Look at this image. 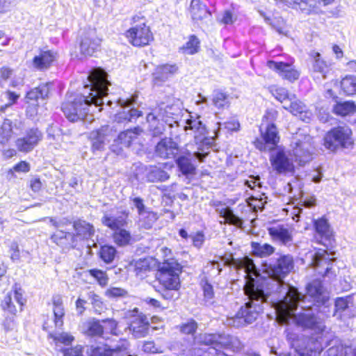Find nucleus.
Wrapping results in <instances>:
<instances>
[{
  "label": "nucleus",
  "instance_id": "1",
  "mask_svg": "<svg viewBox=\"0 0 356 356\" xmlns=\"http://www.w3.org/2000/svg\"><path fill=\"white\" fill-rule=\"evenodd\" d=\"M162 260L152 257L139 259L135 264L137 275L150 272L154 268V279L160 289L155 291L165 300L171 301L178 298L181 288V275L184 266L179 259L173 256L172 250L168 247L161 249Z\"/></svg>",
  "mask_w": 356,
  "mask_h": 356
},
{
  "label": "nucleus",
  "instance_id": "2",
  "mask_svg": "<svg viewBox=\"0 0 356 356\" xmlns=\"http://www.w3.org/2000/svg\"><path fill=\"white\" fill-rule=\"evenodd\" d=\"M88 81L92 92L88 96L76 95L65 99L61 104L60 109L70 122H84L88 116L89 106H101L104 104L102 98L107 95L109 85L106 72L101 67L92 69Z\"/></svg>",
  "mask_w": 356,
  "mask_h": 356
},
{
  "label": "nucleus",
  "instance_id": "3",
  "mask_svg": "<svg viewBox=\"0 0 356 356\" xmlns=\"http://www.w3.org/2000/svg\"><path fill=\"white\" fill-rule=\"evenodd\" d=\"M130 26L124 33V36L130 45L140 49L150 46L155 40L154 32L148 22V19L139 12L133 15L129 19Z\"/></svg>",
  "mask_w": 356,
  "mask_h": 356
},
{
  "label": "nucleus",
  "instance_id": "4",
  "mask_svg": "<svg viewBox=\"0 0 356 356\" xmlns=\"http://www.w3.org/2000/svg\"><path fill=\"white\" fill-rule=\"evenodd\" d=\"M244 291L245 295L248 296L249 301L241 307L236 313L235 317L243 320L245 323L250 324L257 318L259 314L262 312V304L266 301L267 296L261 289L254 285L253 280L246 283Z\"/></svg>",
  "mask_w": 356,
  "mask_h": 356
},
{
  "label": "nucleus",
  "instance_id": "5",
  "mask_svg": "<svg viewBox=\"0 0 356 356\" xmlns=\"http://www.w3.org/2000/svg\"><path fill=\"white\" fill-rule=\"evenodd\" d=\"M129 211L124 209L118 217L104 215L102 218V225L113 231L111 238L118 247H126L134 241L131 232L124 228L129 223Z\"/></svg>",
  "mask_w": 356,
  "mask_h": 356
},
{
  "label": "nucleus",
  "instance_id": "6",
  "mask_svg": "<svg viewBox=\"0 0 356 356\" xmlns=\"http://www.w3.org/2000/svg\"><path fill=\"white\" fill-rule=\"evenodd\" d=\"M322 145L330 152L351 148L354 145L353 131L346 125H337L327 131L322 138Z\"/></svg>",
  "mask_w": 356,
  "mask_h": 356
},
{
  "label": "nucleus",
  "instance_id": "7",
  "mask_svg": "<svg viewBox=\"0 0 356 356\" xmlns=\"http://www.w3.org/2000/svg\"><path fill=\"white\" fill-rule=\"evenodd\" d=\"M102 39L99 37L95 29L85 30L76 40L75 48L83 57H90L99 51Z\"/></svg>",
  "mask_w": 356,
  "mask_h": 356
},
{
  "label": "nucleus",
  "instance_id": "8",
  "mask_svg": "<svg viewBox=\"0 0 356 356\" xmlns=\"http://www.w3.org/2000/svg\"><path fill=\"white\" fill-rule=\"evenodd\" d=\"M118 322L113 318H92L85 323L83 333L89 337H103L104 334H118Z\"/></svg>",
  "mask_w": 356,
  "mask_h": 356
},
{
  "label": "nucleus",
  "instance_id": "9",
  "mask_svg": "<svg viewBox=\"0 0 356 356\" xmlns=\"http://www.w3.org/2000/svg\"><path fill=\"white\" fill-rule=\"evenodd\" d=\"M72 224L74 232H72L76 246L79 241H85L90 239L95 233L94 225L90 222L82 219L76 218L73 221L66 218L64 222H54L53 225L56 228L60 226Z\"/></svg>",
  "mask_w": 356,
  "mask_h": 356
},
{
  "label": "nucleus",
  "instance_id": "10",
  "mask_svg": "<svg viewBox=\"0 0 356 356\" xmlns=\"http://www.w3.org/2000/svg\"><path fill=\"white\" fill-rule=\"evenodd\" d=\"M300 300V293L293 286L289 288L286 296L284 299L276 304L275 309L280 321L286 323L293 315V312L297 309L298 303Z\"/></svg>",
  "mask_w": 356,
  "mask_h": 356
},
{
  "label": "nucleus",
  "instance_id": "11",
  "mask_svg": "<svg viewBox=\"0 0 356 356\" xmlns=\"http://www.w3.org/2000/svg\"><path fill=\"white\" fill-rule=\"evenodd\" d=\"M49 93V83H40L26 92L24 99L27 116L32 118L37 115L40 106L39 100L47 97Z\"/></svg>",
  "mask_w": 356,
  "mask_h": 356
},
{
  "label": "nucleus",
  "instance_id": "12",
  "mask_svg": "<svg viewBox=\"0 0 356 356\" xmlns=\"http://www.w3.org/2000/svg\"><path fill=\"white\" fill-rule=\"evenodd\" d=\"M260 137H257L253 145L261 152L275 150L280 142L279 131L276 126L265 127L264 130L259 127Z\"/></svg>",
  "mask_w": 356,
  "mask_h": 356
},
{
  "label": "nucleus",
  "instance_id": "13",
  "mask_svg": "<svg viewBox=\"0 0 356 356\" xmlns=\"http://www.w3.org/2000/svg\"><path fill=\"white\" fill-rule=\"evenodd\" d=\"M143 132V129L138 126L120 131L111 146V152L116 155L122 154Z\"/></svg>",
  "mask_w": 356,
  "mask_h": 356
},
{
  "label": "nucleus",
  "instance_id": "14",
  "mask_svg": "<svg viewBox=\"0 0 356 356\" xmlns=\"http://www.w3.org/2000/svg\"><path fill=\"white\" fill-rule=\"evenodd\" d=\"M313 227L319 236L317 243L331 250L335 245L336 240L334 233L326 217L322 216L314 220Z\"/></svg>",
  "mask_w": 356,
  "mask_h": 356
},
{
  "label": "nucleus",
  "instance_id": "15",
  "mask_svg": "<svg viewBox=\"0 0 356 356\" xmlns=\"http://www.w3.org/2000/svg\"><path fill=\"white\" fill-rule=\"evenodd\" d=\"M58 52L47 47H42L31 60V65L35 70L44 72L54 66L58 60Z\"/></svg>",
  "mask_w": 356,
  "mask_h": 356
},
{
  "label": "nucleus",
  "instance_id": "16",
  "mask_svg": "<svg viewBox=\"0 0 356 356\" xmlns=\"http://www.w3.org/2000/svg\"><path fill=\"white\" fill-rule=\"evenodd\" d=\"M293 159H291L283 149L277 151L270 156L272 169L279 175L293 174L296 167Z\"/></svg>",
  "mask_w": 356,
  "mask_h": 356
},
{
  "label": "nucleus",
  "instance_id": "17",
  "mask_svg": "<svg viewBox=\"0 0 356 356\" xmlns=\"http://www.w3.org/2000/svg\"><path fill=\"white\" fill-rule=\"evenodd\" d=\"M42 138L43 134L38 128L29 129L24 136L15 140L17 149L19 152L29 153L33 151Z\"/></svg>",
  "mask_w": 356,
  "mask_h": 356
},
{
  "label": "nucleus",
  "instance_id": "18",
  "mask_svg": "<svg viewBox=\"0 0 356 356\" xmlns=\"http://www.w3.org/2000/svg\"><path fill=\"white\" fill-rule=\"evenodd\" d=\"M294 268V259L290 254L280 255L275 264L269 266V274L277 281H281L289 275Z\"/></svg>",
  "mask_w": 356,
  "mask_h": 356
},
{
  "label": "nucleus",
  "instance_id": "19",
  "mask_svg": "<svg viewBox=\"0 0 356 356\" xmlns=\"http://www.w3.org/2000/svg\"><path fill=\"white\" fill-rule=\"evenodd\" d=\"M266 65L268 68L276 72L283 80L290 83H293L298 80L300 75V71L293 66V62H277L269 60L266 62Z\"/></svg>",
  "mask_w": 356,
  "mask_h": 356
},
{
  "label": "nucleus",
  "instance_id": "20",
  "mask_svg": "<svg viewBox=\"0 0 356 356\" xmlns=\"http://www.w3.org/2000/svg\"><path fill=\"white\" fill-rule=\"evenodd\" d=\"M314 145L311 140L305 136L303 140H298L292 148V156L300 166L304 165L312 158Z\"/></svg>",
  "mask_w": 356,
  "mask_h": 356
},
{
  "label": "nucleus",
  "instance_id": "21",
  "mask_svg": "<svg viewBox=\"0 0 356 356\" xmlns=\"http://www.w3.org/2000/svg\"><path fill=\"white\" fill-rule=\"evenodd\" d=\"M131 201L137 209L138 214L142 216L138 220L140 227L145 229H151L159 218L157 213L153 211H145L144 200L140 197H134Z\"/></svg>",
  "mask_w": 356,
  "mask_h": 356
},
{
  "label": "nucleus",
  "instance_id": "22",
  "mask_svg": "<svg viewBox=\"0 0 356 356\" xmlns=\"http://www.w3.org/2000/svg\"><path fill=\"white\" fill-rule=\"evenodd\" d=\"M179 152V147L172 138L165 137L156 144L155 152L161 158L174 159Z\"/></svg>",
  "mask_w": 356,
  "mask_h": 356
},
{
  "label": "nucleus",
  "instance_id": "23",
  "mask_svg": "<svg viewBox=\"0 0 356 356\" xmlns=\"http://www.w3.org/2000/svg\"><path fill=\"white\" fill-rule=\"evenodd\" d=\"M191 17L195 22H203L211 17L208 7L200 0H192L188 9Z\"/></svg>",
  "mask_w": 356,
  "mask_h": 356
},
{
  "label": "nucleus",
  "instance_id": "24",
  "mask_svg": "<svg viewBox=\"0 0 356 356\" xmlns=\"http://www.w3.org/2000/svg\"><path fill=\"white\" fill-rule=\"evenodd\" d=\"M307 293L314 301L319 304L323 305L329 299L327 292L319 280H314L307 284Z\"/></svg>",
  "mask_w": 356,
  "mask_h": 356
},
{
  "label": "nucleus",
  "instance_id": "25",
  "mask_svg": "<svg viewBox=\"0 0 356 356\" xmlns=\"http://www.w3.org/2000/svg\"><path fill=\"white\" fill-rule=\"evenodd\" d=\"M54 243L65 250H73L76 248L72 232L58 229L51 236Z\"/></svg>",
  "mask_w": 356,
  "mask_h": 356
},
{
  "label": "nucleus",
  "instance_id": "26",
  "mask_svg": "<svg viewBox=\"0 0 356 356\" xmlns=\"http://www.w3.org/2000/svg\"><path fill=\"white\" fill-rule=\"evenodd\" d=\"M51 303L54 325L58 329H61L64 325L63 318L65 315L63 296L60 294H54L51 298Z\"/></svg>",
  "mask_w": 356,
  "mask_h": 356
},
{
  "label": "nucleus",
  "instance_id": "27",
  "mask_svg": "<svg viewBox=\"0 0 356 356\" xmlns=\"http://www.w3.org/2000/svg\"><path fill=\"white\" fill-rule=\"evenodd\" d=\"M268 233L273 241L280 242L282 245H287L293 241L291 232L283 225L268 228Z\"/></svg>",
  "mask_w": 356,
  "mask_h": 356
},
{
  "label": "nucleus",
  "instance_id": "28",
  "mask_svg": "<svg viewBox=\"0 0 356 356\" xmlns=\"http://www.w3.org/2000/svg\"><path fill=\"white\" fill-rule=\"evenodd\" d=\"M302 347L296 349L293 356H319L323 348L321 343L314 339H303Z\"/></svg>",
  "mask_w": 356,
  "mask_h": 356
},
{
  "label": "nucleus",
  "instance_id": "29",
  "mask_svg": "<svg viewBox=\"0 0 356 356\" xmlns=\"http://www.w3.org/2000/svg\"><path fill=\"white\" fill-rule=\"evenodd\" d=\"M309 58L312 63V70L314 72L320 73L323 77L331 70V64L323 58L319 52L312 51L309 54Z\"/></svg>",
  "mask_w": 356,
  "mask_h": 356
},
{
  "label": "nucleus",
  "instance_id": "30",
  "mask_svg": "<svg viewBox=\"0 0 356 356\" xmlns=\"http://www.w3.org/2000/svg\"><path fill=\"white\" fill-rule=\"evenodd\" d=\"M178 67L176 64H163L157 66L154 73V81L160 83L166 81L169 77L177 74Z\"/></svg>",
  "mask_w": 356,
  "mask_h": 356
},
{
  "label": "nucleus",
  "instance_id": "31",
  "mask_svg": "<svg viewBox=\"0 0 356 356\" xmlns=\"http://www.w3.org/2000/svg\"><path fill=\"white\" fill-rule=\"evenodd\" d=\"M292 7L306 15L316 14L320 10L319 0H292Z\"/></svg>",
  "mask_w": 356,
  "mask_h": 356
},
{
  "label": "nucleus",
  "instance_id": "32",
  "mask_svg": "<svg viewBox=\"0 0 356 356\" xmlns=\"http://www.w3.org/2000/svg\"><path fill=\"white\" fill-rule=\"evenodd\" d=\"M108 136V127H102L91 133V149L92 151H101L104 148L105 141Z\"/></svg>",
  "mask_w": 356,
  "mask_h": 356
},
{
  "label": "nucleus",
  "instance_id": "33",
  "mask_svg": "<svg viewBox=\"0 0 356 356\" xmlns=\"http://www.w3.org/2000/svg\"><path fill=\"white\" fill-rule=\"evenodd\" d=\"M332 113L341 117L351 115L356 113V104L353 100L337 102L332 107Z\"/></svg>",
  "mask_w": 356,
  "mask_h": 356
},
{
  "label": "nucleus",
  "instance_id": "34",
  "mask_svg": "<svg viewBox=\"0 0 356 356\" xmlns=\"http://www.w3.org/2000/svg\"><path fill=\"white\" fill-rule=\"evenodd\" d=\"M118 255V251L116 248L109 244H104L100 245L98 251L97 256L99 259L104 262L105 264H112Z\"/></svg>",
  "mask_w": 356,
  "mask_h": 356
},
{
  "label": "nucleus",
  "instance_id": "35",
  "mask_svg": "<svg viewBox=\"0 0 356 356\" xmlns=\"http://www.w3.org/2000/svg\"><path fill=\"white\" fill-rule=\"evenodd\" d=\"M252 255L259 258L268 257L275 252V248L268 243L261 244L252 241L250 243Z\"/></svg>",
  "mask_w": 356,
  "mask_h": 356
},
{
  "label": "nucleus",
  "instance_id": "36",
  "mask_svg": "<svg viewBox=\"0 0 356 356\" xmlns=\"http://www.w3.org/2000/svg\"><path fill=\"white\" fill-rule=\"evenodd\" d=\"M131 327L136 337H143L148 332L149 324L145 316H138L132 321Z\"/></svg>",
  "mask_w": 356,
  "mask_h": 356
},
{
  "label": "nucleus",
  "instance_id": "37",
  "mask_svg": "<svg viewBox=\"0 0 356 356\" xmlns=\"http://www.w3.org/2000/svg\"><path fill=\"white\" fill-rule=\"evenodd\" d=\"M297 325L304 329H314L318 327L317 318L313 314L300 313L295 316Z\"/></svg>",
  "mask_w": 356,
  "mask_h": 356
},
{
  "label": "nucleus",
  "instance_id": "38",
  "mask_svg": "<svg viewBox=\"0 0 356 356\" xmlns=\"http://www.w3.org/2000/svg\"><path fill=\"white\" fill-rule=\"evenodd\" d=\"M119 348H111L107 344L90 346L88 356H120Z\"/></svg>",
  "mask_w": 356,
  "mask_h": 356
},
{
  "label": "nucleus",
  "instance_id": "39",
  "mask_svg": "<svg viewBox=\"0 0 356 356\" xmlns=\"http://www.w3.org/2000/svg\"><path fill=\"white\" fill-rule=\"evenodd\" d=\"M341 92L345 96H353L356 94V77L353 75H346L340 81Z\"/></svg>",
  "mask_w": 356,
  "mask_h": 356
},
{
  "label": "nucleus",
  "instance_id": "40",
  "mask_svg": "<svg viewBox=\"0 0 356 356\" xmlns=\"http://www.w3.org/2000/svg\"><path fill=\"white\" fill-rule=\"evenodd\" d=\"M200 49V40L195 35H190L187 42L180 47V51L188 55H193Z\"/></svg>",
  "mask_w": 356,
  "mask_h": 356
},
{
  "label": "nucleus",
  "instance_id": "41",
  "mask_svg": "<svg viewBox=\"0 0 356 356\" xmlns=\"http://www.w3.org/2000/svg\"><path fill=\"white\" fill-rule=\"evenodd\" d=\"M289 100L290 101V104L287 106H284L286 111L293 115H301L303 113L306 115L307 111L305 104L298 99L295 95H293Z\"/></svg>",
  "mask_w": 356,
  "mask_h": 356
},
{
  "label": "nucleus",
  "instance_id": "42",
  "mask_svg": "<svg viewBox=\"0 0 356 356\" xmlns=\"http://www.w3.org/2000/svg\"><path fill=\"white\" fill-rule=\"evenodd\" d=\"M13 135V123L10 120L6 119L0 127V144L7 145Z\"/></svg>",
  "mask_w": 356,
  "mask_h": 356
},
{
  "label": "nucleus",
  "instance_id": "43",
  "mask_svg": "<svg viewBox=\"0 0 356 356\" xmlns=\"http://www.w3.org/2000/svg\"><path fill=\"white\" fill-rule=\"evenodd\" d=\"M169 175L161 168L152 166L147 174V181L154 183L165 181L169 179Z\"/></svg>",
  "mask_w": 356,
  "mask_h": 356
},
{
  "label": "nucleus",
  "instance_id": "44",
  "mask_svg": "<svg viewBox=\"0 0 356 356\" xmlns=\"http://www.w3.org/2000/svg\"><path fill=\"white\" fill-rule=\"evenodd\" d=\"M42 327L44 330L48 332V337L52 339L56 344L60 343L68 346L74 340L73 336L66 332H61L58 334H54L49 330L48 326L45 325V324L43 325Z\"/></svg>",
  "mask_w": 356,
  "mask_h": 356
},
{
  "label": "nucleus",
  "instance_id": "45",
  "mask_svg": "<svg viewBox=\"0 0 356 356\" xmlns=\"http://www.w3.org/2000/svg\"><path fill=\"white\" fill-rule=\"evenodd\" d=\"M220 216L225 219V223L234 225L238 227L242 226V220L236 216L229 207H225L219 211Z\"/></svg>",
  "mask_w": 356,
  "mask_h": 356
},
{
  "label": "nucleus",
  "instance_id": "46",
  "mask_svg": "<svg viewBox=\"0 0 356 356\" xmlns=\"http://www.w3.org/2000/svg\"><path fill=\"white\" fill-rule=\"evenodd\" d=\"M351 352V346L339 343L330 347L323 356H349Z\"/></svg>",
  "mask_w": 356,
  "mask_h": 356
},
{
  "label": "nucleus",
  "instance_id": "47",
  "mask_svg": "<svg viewBox=\"0 0 356 356\" xmlns=\"http://www.w3.org/2000/svg\"><path fill=\"white\" fill-rule=\"evenodd\" d=\"M176 163L183 175H189L195 174V167L191 163V159L186 156L178 157L176 160Z\"/></svg>",
  "mask_w": 356,
  "mask_h": 356
},
{
  "label": "nucleus",
  "instance_id": "48",
  "mask_svg": "<svg viewBox=\"0 0 356 356\" xmlns=\"http://www.w3.org/2000/svg\"><path fill=\"white\" fill-rule=\"evenodd\" d=\"M198 328L197 321L193 318L188 319L186 322L178 325L177 329L181 334L184 336H195Z\"/></svg>",
  "mask_w": 356,
  "mask_h": 356
},
{
  "label": "nucleus",
  "instance_id": "49",
  "mask_svg": "<svg viewBox=\"0 0 356 356\" xmlns=\"http://www.w3.org/2000/svg\"><path fill=\"white\" fill-rule=\"evenodd\" d=\"M88 273L102 288H104L108 285L109 277L105 270L98 268H91L88 270Z\"/></svg>",
  "mask_w": 356,
  "mask_h": 356
},
{
  "label": "nucleus",
  "instance_id": "50",
  "mask_svg": "<svg viewBox=\"0 0 356 356\" xmlns=\"http://www.w3.org/2000/svg\"><path fill=\"white\" fill-rule=\"evenodd\" d=\"M0 307L4 313L11 316H16L17 310L13 303L10 293H7L1 300Z\"/></svg>",
  "mask_w": 356,
  "mask_h": 356
},
{
  "label": "nucleus",
  "instance_id": "51",
  "mask_svg": "<svg viewBox=\"0 0 356 356\" xmlns=\"http://www.w3.org/2000/svg\"><path fill=\"white\" fill-rule=\"evenodd\" d=\"M88 298L90 300V304L96 314H100L101 312L105 309V305L102 298L92 291L88 293Z\"/></svg>",
  "mask_w": 356,
  "mask_h": 356
},
{
  "label": "nucleus",
  "instance_id": "52",
  "mask_svg": "<svg viewBox=\"0 0 356 356\" xmlns=\"http://www.w3.org/2000/svg\"><path fill=\"white\" fill-rule=\"evenodd\" d=\"M278 117V111L273 108L267 109L262 117L261 127L263 125L265 127L276 126L275 122Z\"/></svg>",
  "mask_w": 356,
  "mask_h": 356
},
{
  "label": "nucleus",
  "instance_id": "53",
  "mask_svg": "<svg viewBox=\"0 0 356 356\" xmlns=\"http://www.w3.org/2000/svg\"><path fill=\"white\" fill-rule=\"evenodd\" d=\"M272 95L280 102H283L290 99V95L286 89L282 87L273 86L270 88Z\"/></svg>",
  "mask_w": 356,
  "mask_h": 356
},
{
  "label": "nucleus",
  "instance_id": "54",
  "mask_svg": "<svg viewBox=\"0 0 356 356\" xmlns=\"http://www.w3.org/2000/svg\"><path fill=\"white\" fill-rule=\"evenodd\" d=\"M212 102L215 107L222 108L228 104V95L222 91H216L213 95Z\"/></svg>",
  "mask_w": 356,
  "mask_h": 356
},
{
  "label": "nucleus",
  "instance_id": "55",
  "mask_svg": "<svg viewBox=\"0 0 356 356\" xmlns=\"http://www.w3.org/2000/svg\"><path fill=\"white\" fill-rule=\"evenodd\" d=\"M127 293V291L124 289L115 286L108 288L104 292L105 296L110 299L124 297Z\"/></svg>",
  "mask_w": 356,
  "mask_h": 356
},
{
  "label": "nucleus",
  "instance_id": "56",
  "mask_svg": "<svg viewBox=\"0 0 356 356\" xmlns=\"http://www.w3.org/2000/svg\"><path fill=\"white\" fill-rule=\"evenodd\" d=\"M202 290L203 292L204 299L206 301L211 300L214 298V290L213 287L207 280L203 281L201 285Z\"/></svg>",
  "mask_w": 356,
  "mask_h": 356
},
{
  "label": "nucleus",
  "instance_id": "57",
  "mask_svg": "<svg viewBox=\"0 0 356 356\" xmlns=\"http://www.w3.org/2000/svg\"><path fill=\"white\" fill-rule=\"evenodd\" d=\"M31 170V165L26 161H20L15 164L12 168L8 171L9 173L13 174L14 172L27 173Z\"/></svg>",
  "mask_w": 356,
  "mask_h": 356
},
{
  "label": "nucleus",
  "instance_id": "58",
  "mask_svg": "<svg viewBox=\"0 0 356 356\" xmlns=\"http://www.w3.org/2000/svg\"><path fill=\"white\" fill-rule=\"evenodd\" d=\"M15 316L11 317L6 316L2 322V326L5 332H12L17 327V323L15 320Z\"/></svg>",
  "mask_w": 356,
  "mask_h": 356
},
{
  "label": "nucleus",
  "instance_id": "59",
  "mask_svg": "<svg viewBox=\"0 0 356 356\" xmlns=\"http://www.w3.org/2000/svg\"><path fill=\"white\" fill-rule=\"evenodd\" d=\"M235 20L234 13L230 10L223 11L222 17L218 20L220 24L224 25L232 24Z\"/></svg>",
  "mask_w": 356,
  "mask_h": 356
},
{
  "label": "nucleus",
  "instance_id": "60",
  "mask_svg": "<svg viewBox=\"0 0 356 356\" xmlns=\"http://www.w3.org/2000/svg\"><path fill=\"white\" fill-rule=\"evenodd\" d=\"M13 291L16 301L20 306L19 310L22 311L26 302V299L23 297L22 290L20 287H17L15 284L13 286Z\"/></svg>",
  "mask_w": 356,
  "mask_h": 356
},
{
  "label": "nucleus",
  "instance_id": "61",
  "mask_svg": "<svg viewBox=\"0 0 356 356\" xmlns=\"http://www.w3.org/2000/svg\"><path fill=\"white\" fill-rule=\"evenodd\" d=\"M83 348L81 346H76L63 350V356H83Z\"/></svg>",
  "mask_w": 356,
  "mask_h": 356
},
{
  "label": "nucleus",
  "instance_id": "62",
  "mask_svg": "<svg viewBox=\"0 0 356 356\" xmlns=\"http://www.w3.org/2000/svg\"><path fill=\"white\" fill-rule=\"evenodd\" d=\"M348 297L337 298L334 302L335 310L337 312H343L348 307Z\"/></svg>",
  "mask_w": 356,
  "mask_h": 356
},
{
  "label": "nucleus",
  "instance_id": "63",
  "mask_svg": "<svg viewBox=\"0 0 356 356\" xmlns=\"http://www.w3.org/2000/svg\"><path fill=\"white\" fill-rule=\"evenodd\" d=\"M187 125L185 127V130H193L195 131H201L204 129L202 122L197 119L188 120L186 122Z\"/></svg>",
  "mask_w": 356,
  "mask_h": 356
},
{
  "label": "nucleus",
  "instance_id": "64",
  "mask_svg": "<svg viewBox=\"0 0 356 356\" xmlns=\"http://www.w3.org/2000/svg\"><path fill=\"white\" fill-rule=\"evenodd\" d=\"M241 266L245 268L248 274L254 273L256 271V267L252 259L248 257H245L243 261H241Z\"/></svg>",
  "mask_w": 356,
  "mask_h": 356
}]
</instances>
